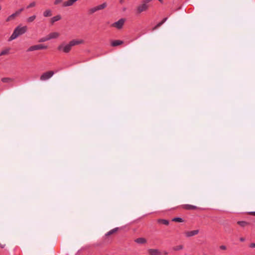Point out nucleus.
<instances>
[{
  "label": "nucleus",
  "mask_w": 255,
  "mask_h": 255,
  "mask_svg": "<svg viewBox=\"0 0 255 255\" xmlns=\"http://www.w3.org/2000/svg\"><path fill=\"white\" fill-rule=\"evenodd\" d=\"M47 48H48L47 46L40 44L30 46L27 50V51L29 52V51H34V50L46 49Z\"/></svg>",
  "instance_id": "5"
},
{
  "label": "nucleus",
  "mask_w": 255,
  "mask_h": 255,
  "mask_svg": "<svg viewBox=\"0 0 255 255\" xmlns=\"http://www.w3.org/2000/svg\"><path fill=\"white\" fill-rule=\"evenodd\" d=\"M118 230V228H115V229H113L112 230H111V231H110L109 232H108L107 234H106V236H110L114 233H115Z\"/></svg>",
  "instance_id": "20"
},
{
  "label": "nucleus",
  "mask_w": 255,
  "mask_h": 255,
  "mask_svg": "<svg viewBox=\"0 0 255 255\" xmlns=\"http://www.w3.org/2000/svg\"><path fill=\"white\" fill-rule=\"evenodd\" d=\"M250 247L252 248H255V243H251L250 245Z\"/></svg>",
  "instance_id": "31"
},
{
  "label": "nucleus",
  "mask_w": 255,
  "mask_h": 255,
  "mask_svg": "<svg viewBox=\"0 0 255 255\" xmlns=\"http://www.w3.org/2000/svg\"><path fill=\"white\" fill-rule=\"evenodd\" d=\"M237 224L243 227H244L248 225L249 224V223L245 221H238L237 222Z\"/></svg>",
  "instance_id": "21"
},
{
  "label": "nucleus",
  "mask_w": 255,
  "mask_h": 255,
  "mask_svg": "<svg viewBox=\"0 0 255 255\" xmlns=\"http://www.w3.org/2000/svg\"><path fill=\"white\" fill-rule=\"evenodd\" d=\"M35 2L34 1L31 2L27 6V8H29L30 7H32L35 6Z\"/></svg>",
  "instance_id": "27"
},
{
  "label": "nucleus",
  "mask_w": 255,
  "mask_h": 255,
  "mask_svg": "<svg viewBox=\"0 0 255 255\" xmlns=\"http://www.w3.org/2000/svg\"><path fill=\"white\" fill-rule=\"evenodd\" d=\"M8 52H9V49H5V50H2L0 52V55L2 56V55H4L7 54L8 53Z\"/></svg>",
  "instance_id": "26"
},
{
  "label": "nucleus",
  "mask_w": 255,
  "mask_h": 255,
  "mask_svg": "<svg viewBox=\"0 0 255 255\" xmlns=\"http://www.w3.org/2000/svg\"><path fill=\"white\" fill-rule=\"evenodd\" d=\"M51 15L52 12L50 9H47L43 12V16L45 17H49Z\"/></svg>",
  "instance_id": "18"
},
{
  "label": "nucleus",
  "mask_w": 255,
  "mask_h": 255,
  "mask_svg": "<svg viewBox=\"0 0 255 255\" xmlns=\"http://www.w3.org/2000/svg\"><path fill=\"white\" fill-rule=\"evenodd\" d=\"M54 74V72L49 71L42 74L40 76V80L42 81L46 80L51 78Z\"/></svg>",
  "instance_id": "7"
},
{
  "label": "nucleus",
  "mask_w": 255,
  "mask_h": 255,
  "mask_svg": "<svg viewBox=\"0 0 255 255\" xmlns=\"http://www.w3.org/2000/svg\"><path fill=\"white\" fill-rule=\"evenodd\" d=\"M159 1L162 2V0H158Z\"/></svg>",
  "instance_id": "35"
},
{
  "label": "nucleus",
  "mask_w": 255,
  "mask_h": 255,
  "mask_svg": "<svg viewBox=\"0 0 255 255\" xmlns=\"http://www.w3.org/2000/svg\"><path fill=\"white\" fill-rule=\"evenodd\" d=\"M124 22H125V19L123 18H121V19H119L118 21H116V22H114V23H113L112 26L113 27H116L118 29H120L123 27V26L124 24Z\"/></svg>",
  "instance_id": "8"
},
{
  "label": "nucleus",
  "mask_w": 255,
  "mask_h": 255,
  "mask_svg": "<svg viewBox=\"0 0 255 255\" xmlns=\"http://www.w3.org/2000/svg\"><path fill=\"white\" fill-rule=\"evenodd\" d=\"M220 249H221L222 250H227V247L224 245H222V246H220Z\"/></svg>",
  "instance_id": "29"
},
{
  "label": "nucleus",
  "mask_w": 255,
  "mask_h": 255,
  "mask_svg": "<svg viewBox=\"0 0 255 255\" xmlns=\"http://www.w3.org/2000/svg\"><path fill=\"white\" fill-rule=\"evenodd\" d=\"M107 3L104 2L103 3L101 4H100L95 7H92L88 10L89 14H92L98 10L103 9L105 8H106L107 7Z\"/></svg>",
  "instance_id": "4"
},
{
  "label": "nucleus",
  "mask_w": 255,
  "mask_h": 255,
  "mask_svg": "<svg viewBox=\"0 0 255 255\" xmlns=\"http://www.w3.org/2000/svg\"><path fill=\"white\" fill-rule=\"evenodd\" d=\"M61 18V16L60 15H56V16H53V17H52L51 18L50 22H51V24H53V23L55 22L60 20Z\"/></svg>",
  "instance_id": "15"
},
{
  "label": "nucleus",
  "mask_w": 255,
  "mask_h": 255,
  "mask_svg": "<svg viewBox=\"0 0 255 255\" xmlns=\"http://www.w3.org/2000/svg\"><path fill=\"white\" fill-rule=\"evenodd\" d=\"M59 36V33L56 32H51L48 35L49 39L56 38Z\"/></svg>",
  "instance_id": "12"
},
{
  "label": "nucleus",
  "mask_w": 255,
  "mask_h": 255,
  "mask_svg": "<svg viewBox=\"0 0 255 255\" xmlns=\"http://www.w3.org/2000/svg\"><path fill=\"white\" fill-rule=\"evenodd\" d=\"M135 242L139 244H144L147 242L145 239L143 238H139L135 240Z\"/></svg>",
  "instance_id": "14"
},
{
  "label": "nucleus",
  "mask_w": 255,
  "mask_h": 255,
  "mask_svg": "<svg viewBox=\"0 0 255 255\" xmlns=\"http://www.w3.org/2000/svg\"><path fill=\"white\" fill-rule=\"evenodd\" d=\"M199 233V230H196L191 231H187L185 233V236L187 237H191L197 235Z\"/></svg>",
  "instance_id": "9"
},
{
  "label": "nucleus",
  "mask_w": 255,
  "mask_h": 255,
  "mask_svg": "<svg viewBox=\"0 0 255 255\" xmlns=\"http://www.w3.org/2000/svg\"><path fill=\"white\" fill-rule=\"evenodd\" d=\"M24 10L23 8H21L19 9V10L15 11L13 14H11L6 19L5 21L6 22H8L10 20H14L16 16L19 15L20 13Z\"/></svg>",
  "instance_id": "6"
},
{
  "label": "nucleus",
  "mask_w": 255,
  "mask_h": 255,
  "mask_svg": "<svg viewBox=\"0 0 255 255\" xmlns=\"http://www.w3.org/2000/svg\"><path fill=\"white\" fill-rule=\"evenodd\" d=\"M167 19V17H165L161 21L159 22V23H158L155 26V27L153 28V30H154L156 28H157L158 27H160L161 25H162L166 21V20Z\"/></svg>",
  "instance_id": "16"
},
{
  "label": "nucleus",
  "mask_w": 255,
  "mask_h": 255,
  "mask_svg": "<svg viewBox=\"0 0 255 255\" xmlns=\"http://www.w3.org/2000/svg\"><path fill=\"white\" fill-rule=\"evenodd\" d=\"M83 43L84 41L82 39H73L67 44H65L64 43L60 44L57 47V50L59 51H62L64 53H68L71 50L73 46L83 44Z\"/></svg>",
  "instance_id": "1"
},
{
  "label": "nucleus",
  "mask_w": 255,
  "mask_h": 255,
  "mask_svg": "<svg viewBox=\"0 0 255 255\" xmlns=\"http://www.w3.org/2000/svg\"><path fill=\"white\" fill-rule=\"evenodd\" d=\"M124 42L120 40H115L111 42V46L113 47H116L122 44Z\"/></svg>",
  "instance_id": "11"
},
{
  "label": "nucleus",
  "mask_w": 255,
  "mask_h": 255,
  "mask_svg": "<svg viewBox=\"0 0 255 255\" xmlns=\"http://www.w3.org/2000/svg\"><path fill=\"white\" fill-rule=\"evenodd\" d=\"M62 1V0H55L54 3V4L56 5L60 3H61Z\"/></svg>",
  "instance_id": "28"
},
{
  "label": "nucleus",
  "mask_w": 255,
  "mask_h": 255,
  "mask_svg": "<svg viewBox=\"0 0 255 255\" xmlns=\"http://www.w3.org/2000/svg\"><path fill=\"white\" fill-rule=\"evenodd\" d=\"M182 207L184 209H186V210H195L197 208V207L195 206L189 205V204L183 205L182 206Z\"/></svg>",
  "instance_id": "13"
},
{
  "label": "nucleus",
  "mask_w": 255,
  "mask_h": 255,
  "mask_svg": "<svg viewBox=\"0 0 255 255\" xmlns=\"http://www.w3.org/2000/svg\"><path fill=\"white\" fill-rule=\"evenodd\" d=\"M172 221L176 222H183V220L181 218H174L172 219Z\"/></svg>",
  "instance_id": "25"
},
{
  "label": "nucleus",
  "mask_w": 255,
  "mask_h": 255,
  "mask_svg": "<svg viewBox=\"0 0 255 255\" xmlns=\"http://www.w3.org/2000/svg\"><path fill=\"white\" fill-rule=\"evenodd\" d=\"M1 9V6H0V10Z\"/></svg>",
  "instance_id": "36"
},
{
  "label": "nucleus",
  "mask_w": 255,
  "mask_h": 255,
  "mask_svg": "<svg viewBox=\"0 0 255 255\" xmlns=\"http://www.w3.org/2000/svg\"><path fill=\"white\" fill-rule=\"evenodd\" d=\"M183 249V245H178V246L174 247L173 248V250L176 251L181 250Z\"/></svg>",
  "instance_id": "22"
},
{
  "label": "nucleus",
  "mask_w": 255,
  "mask_h": 255,
  "mask_svg": "<svg viewBox=\"0 0 255 255\" xmlns=\"http://www.w3.org/2000/svg\"><path fill=\"white\" fill-rule=\"evenodd\" d=\"M249 214L251 215L255 216V212H249Z\"/></svg>",
  "instance_id": "32"
},
{
  "label": "nucleus",
  "mask_w": 255,
  "mask_h": 255,
  "mask_svg": "<svg viewBox=\"0 0 255 255\" xmlns=\"http://www.w3.org/2000/svg\"><path fill=\"white\" fill-rule=\"evenodd\" d=\"M5 245L4 244H2L0 242V248H3L5 247Z\"/></svg>",
  "instance_id": "30"
},
{
  "label": "nucleus",
  "mask_w": 255,
  "mask_h": 255,
  "mask_svg": "<svg viewBox=\"0 0 255 255\" xmlns=\"http://www.w3.org/2000/svg\"><path fill=\"white\" fill-rule=\"evenodd\" d=\"M49 38H48V35L46 36V37H42L41 38H40L39 40V42H45V41H46L47 40H49Z\"/></svg>",
  "instance_id": "24"
},
{
  "label": "nucleus",
  "mask_w": 255,
  "mask_h": 255,
  "mask_svg": "<svg viewBox=\"0 0 255 255\" xmlns=\"http://www.w3.org/2000/svg\"><path fill=\"white\" fill-rule=\"evenodd\" d=\"M36 18V16L35 15H32V16H31L30 17H29L27 19V21L28 22H32L34 20V19H35Z\"/></svg>",
  "instance_id": "23"
},
{
  "label": "nucleus",
  "mask_w": 255,
  "mask_h": 255,
  "mask_svg": "<svg viewBox=\"0 0 255 255\" xmlns=\"http://www.w3.org/2000/svg\"><path fill=\"white\" fill-rule=\"evenodd\" d=\"M125 1V0H120V3L122 4Z\"/></svg>",
  "instance_id": "34"
},
{
  "label": "nucleus",
  "mask_w": 255,
  "mask_h": 255,
  "mask_svg": "<svg viewBox=\"0 0 255 255\" xmlns=\"http://www.w3.org/2000/svg\"><path fill=\"white\" fill-rule=\"evenodd\" d=\"M148 252L151 255H161V252L157 249H150L148 250Z\"/></svg>",
  "instance_id": "10"
},
{
  "label": "nucleus",
  "mask_w": 255,
  "mask_h": 255,
  "mask_svg": "<svg viewBox=\"0 0 255 255\" xmlns=\"http://www.w3.org/2000/svg\"><path fill=\"white\" fill-rule=\"evenodd\" d=\"M240 240L241 242H244L245 241V239L243 237H242L240 239Z\"/></svg>",
  "instance_id": "33"
},
{
  "label": "nucleus",
  "mask_w": 255,
  "mask_h": 255,
  "mask_svg": "<svg viewBox=\"0 0 255 255\" xmlns=\"http://www.w3.org/2000/svg\"><path fill=\"white\" fill-rule=\"evenodd\" d=\"M152 0H143L142 3L136 7V13L140 14L143 11H146L149 7L148 3Z\"/></svg>",
  "instance_id": "3"
},
{
  "label": "nucleus",
  "mask_w": 255,
  "mask_h": 255,
  "mask_svg": "<svg viewBox=\"0 0 255 255\" xmlns=\"http://www.w3.org/2000/svg\"><path fill=\"white\" fill-rule=\"evenodd\" d=\"M157 222L160 224H162L165 225H169V221L168 220H165V219H159L157 220Z\"/></svg>",
  "instance_id": "17"
},
{
  "label": "nucleus",
  "mask_w": 255,
  "mask_h": 255,
  "mask_svg": "<svg viewBox=\"0 0 255 255\" xmlns=\"http://www.w3.org/2000/svg\"><path fill=\"white\" fill-rule=\"evenodd\" d=\"M1 80L3 83H8L13 81V79L8 77L2 78Z\"/></svg>",
  "instance_id": "19"
},
{
  "label": "nucleus",
  "mask_w": 255,
  "mask_h": 255,
  "mask_svg": "<svg viewBox=\"0 0 255 255\" xmlns=\"http://www.w3.org/2000/svg\"><path fill=\"white\" fill-rule=\"evenodd\" d=\"M27 30V27L26 26H24L21 27L20 25L17 26L14 30L12 34L8 38V41H10L15 38H16L18 36L22 35L25 33Z\"/></svg>",
  "instance_id": "2"
}]
</instances>
